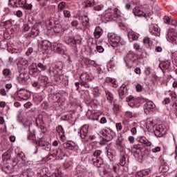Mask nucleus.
I'll list each match as a JSON object with an SVG mask.
<instances>
[{
    "label": "nucleus",
    "mask_w": 177,
    "mask_h": 177,
    "mask_svg": "<svg viewBox=\"0 0 177 177\" xmlns=\"http://www.w3.org/2000/svg\"><path fill=\"white\" fill-rule=\"evenodd\" d=\"M38 79L40 82L44 84V86L46 85V82H48V77L40 75Z\"/></svg>",
    "instance_id": "c85d7f7f"
},
{
    "label": "nucleus",
    "mask_w": 177,
    "mask_h": 177,
    "mask_svg": "<svg viewBox=\"0 0 177 177\" xmlns=\"http://www.w3.org/2000/svg\"><path fill=\"white\" fill-rule=\"evenodd\" d=\"M10 73L12 72L9 68H6L3 71V75H4V77H9V75H10Z\"/></svg>",
    "instance_id": "c9c22d12"
},
{
    "label": "nucleus",
    "mask_w": 177,
    "mask_h": 177,
    "mask_svg": "<svg viewBox=\"0 0 177 177\" xmlns=\"http://www.w3.org/2000/svg\"><path fill=\"white\" fill-rule=\"evenodd\" d=\"M175 31L176 30L174 28H169L167 32V39H168L169 38H171V37H175V35H176V32Z\"/></svg>",
    "instance_id": "393cba45"
},
{
    "label": "nucleus",
    "mask_w": 177,
    "mask_h": 177,
    "mask_svg": "<svg viewBox=\"0 0 177 177\" xmlns=\"http://www.w3.org/2000/svg\"><path fill=\"white\" fill-rule=\"evenodd\" d=\"M37 67L40 68L41 70V71H46V69L48 68V67L46 65H44V64H42L41 62H39L37 64Z\"/></svg>",
    "instance_id": "72a5a7b5"
},
{
    "label": "nucleus",
    "mask_w": 177,
    "mask_h": 177,
    "mask_svg": "<svg viewBox=\"0 0 177 177\" xmlns=\"http://www.w3.org/2000/svg\"><path fill=\"white\" fill-rule=\"evenodd\" d=\"M164 21L167 24H170V23H171V18H169V17L165 16L164 17Z\"/></svg>",
    "instance_id": "864d4df0"
},
{
    "label": "nucleus",
    "mask_w": 177,
    "mask_h": 177,
    "mask_svg": "<svg viewBox=\"0 0 177 177\" xmlns=\"http://www.w3.org/2000/svg\"><path fill=\"white\" fill-rule=\"evenodd\" d=\"M3 24L6 28H10V27H12V19L3 22Z\"/></svg>",
    "instance_id": "4c0bfd02"
},
{
    "label": "nucleus",
    "mask_w": 177,
    "mask_h": 177,
    "mask_svg": "<svg viewBox=\"0 0 177 177\" xmlns=\"http://www.w3.org/2000/svg\"><path fill=\"white\" fill-rule=\"evenodd\" d=\"M92 161L95 165V167H97V168H100L103 165V160L101 158H92Z\"/></svg>",
    "instance_id": "4468645a"
},
{
    "label": "nucleus",
    "mask_w": 177,
    "mask_h": 177,
    "mask_svg": "<svg viewBox=\"0 0 177 177\" xmlns=\"http://www.w3.org/2000/svg\"><path fill=\"white\" fill-rule=\"evenodd\" d=\"M115 136V132H114L111 129H109L106 132L105 139L108 140L110 142V141L113 140V139H114Z\"/></svg>",
    "instance_id": "dca6fc26"
},
{
    "label": "nucleus",
    "mask_w": 177,
    "mask_h": 177,
    "mask_svg": "<svg viewBox=\"0 0 177 177\" xmlns=\"http://www.w3.org/2000/svg\"><path fill=\"white\" fill-rule=\"evenodd\" d=\"M32 85L35 88H37L38 89H39L41 86H44V83L41 82L40 80L38 79L37 81L32 82Z\"/></svg>",
    "instance_id": "4be33fe9"
},
{
    "label": "nucleus",
    "mask_w": 177,
    "mask_h": 177,
    "mask_svg": "<svg viewBox=\"0 0 177 177\" xmlns=\"http://www.w3.org/2000/svg\"><path fill=\"white\" fill-rule=\"evenodd\" d=\"M109 142H110L109 140H108L106 138H103L100 142V145H101L102 146H104L106 145H107L109 143Z\"/></svg>",
    "instance_id": "37998d69"
},
{
    "label": "nucleus",
    "mask_w": 177,
    "mask_h": 177,
    "mask_svg": "<svg viewBox=\"0 0 177 177\" xmlns=\"http://www.w3.org/2000/svg\"><path fill=\"white\" fill-rule=\"evenodd\" d=\"M80 85H82V86H84L85 88H91V85H89V84L84 82H81Z\"/></svg>",
    "instance_id": "052dcab7"
},
{
    "label": "nucleus",
    "mask_w": 177,
    "mask_h": 177,
    "mask_svg": "<svg viewBox=\"0 0 177 177\" xmlns=\"http://www.w3.org/2000/svg\"><path fill=\"white\" fill-rule=\"evenodd\" d=\"M14 15L17 16V17H23V12H21V10L14 12Z\"/></svg>",
    "instance_id": "79ce46f5"
},
{
    "label": "nucleus",
    "mask_w": 177,
    "mask_h": 177,
    "mask_svg": "<svg viewBox=\"0 0 177 177\" xmlns=\"http://www.w3.org/2000/svg\"><path fill=\"white\" fill-rule=\"evenodd\" d=\"M127 102L129 103V106H130V107H133V106H135V103H136V99L130 95L129 97H127Z\"/></svg>",
    "instance_id": "f3484780"
},
{
    "label": "nucleus",
    "mask_w": 177,
    "mask_h": 177,
    "mask_svg": "<svg viewBox=\"0 0 177 177\" xmlns=\"http://www.w3.org/2000/svg\"><path fill=\"white\" fill-rule=\"evenodd\" d=\"M22 28L23 32H26V31H28V30H30V26L28 24H24Z\"/></svg>",
    "instance_id": "3c124183"
},
{
    "label": "nucleus",
    "mask_w": 177,
    "mask_h": 177,
    "mask_svg": "<svg viewBox=\"0 0 177 177\" xmlns=\"http://www.w3.org/2000/svg\"><path fill=\"white\" fill-rule=\"evenodd\" d=\"M119 96L120 99L122 100V99L125 98V96L127 95V85L122 84L120 88H119Z\"/></svg>",
    "instance_id": "1a4fd4ad"
},
{
    "label": "nucleus",
    "mask_w": 177,
    "mask_h": 177,
    "mask_svg": "<svg viewBox=\"0 0 177 177\" xmlns=\"http://www.w3.org/2000/svg\"><path fill=\"white\" fill-rule=\"evenodd\" d=\"M113 111H115V113H118V111H120V106H118V104H114Z\"/></svg>",
    "instance_id": "5fc2aeb1"
},
{
    "label": "nucleus",
    "mask_w": 177,
    "mask_h": 177,
    "mask_svg": "<svg viewBox=\"0 0 177 177\" xmlns=\"http://www.w3.org/2000/svg\"><path fill=\"white\" fill-rule=\"evenodd\" d=\"M0 94L1 95V96H6V95H7L6 90H5V88H1Z\"/></svg>",
    "instance_id": "4d7b16f0"
},
{
    "label": "nucleus",
    "mask_w": 177,
    "mask_h": 177,
    "mask_svg": "<svg viewBox=\"0 0 177 177\" xmlns=\"http://www.w3.org/2000/svg\"><path fill=\"white\" fill-rule=\"evenodd\" d=\"M106 82H111V84H113V85H117V82H115V80L111 77H106Z\"/></svg>",
    "instance_id": "ea45409f"
},
{
    "label": "nucleus",
    "mask_w": 177,
    "mask_h": 177,
    "mask_svg": "<svg viewBox=\"0 0 177 177\" xmlns=\"http://www.w3.org/2000/svg\"><path fill=\"white\" fill-rule=\"evenodd\" d=\"M54 50L60 53V55L64 54V49L63 48V45L55 43L54 44Z\"/></svg>",
    "instance_id": "2eb2a0df"
},
{
    "label": "nucleus",
    "mask_w": 177,
    "mask_h": 177,
    "mask_svg": "<svg viewBox=\"0 0 177 177\" xmlns=\"http://www.w3.org/2000/svg\"><path fill=\"white\" fill-rule=\"evenodd\" d=\"M116 129L117 131H121V129H122V125H121V123L116 124Z\"/></svg>",
    "instance_id": "0e129e2a"
},
{
    "label": "nucleus",
    "mask_w": 177,
    "mask_h": 177,
    "mask_svg": "<svg viewBox=\"0 0 177 177\" xmlns=\"http://www.w3.org/2000/svg\"><path fill=\"white\" fill-rule=\"evenodd\" d=\"M122 140H124V139L122 138V136H120V137H118L116 142L117 146L120 149H122L124 147V145H122Z\"/></svg>",
    "instance_id": "cd10ccee"
},
{
    "label": "nucleus",
    "mask_w": 177,
    "mask_h": 177,
    "mask_svg": "<svg viewBox=\"0 0 177 177\" xmlns=\"http://www.w3.org/2000/svg\"><path fill=\"white\" fill-rule=\"evenodd\" d=\"M131 151H132L134 157H139V154H140V151H142V150H140V149H131Z\"/></svg>",
    "instance_id": "f704fd0d"
},
{
    "label": "nucleus",
    "mask_w": 177,
    "mask_h": 177,
    "mask_svg": "<svg viewBox=\"0 0 177 177\" xmlns=\"http://www.w3.org/2000/svg\"><path fill=\"white\" fill-rule=\"evenodd\" d=\"M133 13L135 16H138V17H140V16H143V11H142L139 8H136L133 10Z\"/></svg>",
    "instance_id": "b1692460"
},
{
    "label": "nucleus",
    "mask_w": 177,
    "mask_h": 177,
    "mask_svg": "<svg viewBox=\"0 0 177 177\" xmlns=\"http://www.w3.org/2000/svg\"><path fill=\"white\" fill-rule=\"evenodd\" d=\"M128 38L129 42H133V41H138V39L139 37H138V35L135 32L129 31L128 33Z\"/></svg>",
    "instance_id": "ddd939ff"
},
{
    "label": "nucleus",
    "mask_w": 177,
    "mask_h": 177,
    "mask_svg": "<svg viewBox=\"0 0 177 177\" xmlns=\"http://www.w3.org/2000/svg\"><path fill=\"white\" fill-rule=\"evenodd\" d=\"M29 73L32 77H37L41 74V71L37 66V63L32 64V66L30 67Z\"/></svg>",
    "instance_id": "6e6552de"
},
{
    "label": "nucleus",
    "mask_w": 177,
    "mask_h": 177,
    "mask_svg": "<svg viewBox=\"0 0 177 177\" xmlns=\"http://www.w3.org/2000/svg\"><path fill=\"white\" fill-rule=\"evenodd\" d=\"M149 31L151 34L155 37H158V35H160V28H158V26L151 25Z\"/></svg>",
    "instance_id": "9b49d317"
},
{
    "label": "nucleus",
    "mask_w": 177,
    "mask_h": 177,
    "mask_svg": "<svg viewBox=\"0 0 177 177\" xmlns=\"http://www.w3.org/2000/svg\"><path fill=\"white\" fill-rule=\"evenodd\" d=\"M65 6H66V3L62 1V2L59 3L58 9H59L60 10H63L64 9Z\"/></svg>",
    "instance_id": "c03bdc74"
},
{
    "label": "nucleus",
    "mask_w": 177,
    "mask_h": 177,
    "mask_svg": "<svg viewBox=\"0 0 177 177\" xmlns=\"http://www.w3.org/2000/svg\"><path fill=\"white\" fill-rule=\"evenodd\" d=\"M152 153H158L159 151H161V147H156L151 150Z\"/></svg>",
    "instance_id": "603ef678"
},
{
    "label": "nucleus",
    "mask_w": 177,
    "mask_h": 177,
    "mask_svg": "<svg viewBox=\"0 0 177 177\" xmlns=\"http://www.w3.org/2000/svg\"><path fill=\"white\" fill-rule=\"evenodd\" d=\"M131 149L143 150V147H140V145H135Z\"/></svg>",
    "instance_id": "09e8293b"
},
{
    "label": "nucleus",
    "mask_w": 177,
    "mask_h": 177,
    "mask_svg": "<svg viewBox=\"0 0 177 177\" xmlns=\"http://www.w3.org/2000/svg\"><path fill=\"white\" fill-rule=\"evenodd\" d=\"M170 66H171V62L169 61L162 62L160 64V66L162 67V68H163L162 69V71H164V70H168Z\"/></svg>",
    "instance_id": "5701e85b"
},
{
    "label": "nucleus",
    "mask_w": 177,
    "mask_h": 177,
    "mask_svg": "<svg viewBox=\"0 0 177 177\" xmlns=\"http://www.w3.org/2000/svg\"><path fill=\"white\" fill-rule=\"evenodd\" d=\"M136 177H143V174L142 173V171H138L136 174Z\"/></svg>",
    "instance_id": "774afa93"
},
{
    "label": "nucleus",
    "mask_w": 177,
    "mask_h": 177,
    "mask_svg": "<svg viewBox=\"0 0 177 177\" xmlns=\"http://www.w3.org/2000/svg\"><path fill=\"white\" fill-rule=\"evenodd\" d=\"M127 163V158H125V156L122 155V157L120 158V165L122 167H124L125 164Z\"/></svg>",
    "instance_id": "e433bc0d"
},
{
    "label": "nucleus",
    "mask_w": 177,
    "mask_h": 177,
    "mask_svg": "<svg viewBox=\"0 0 177 177\" xmlns=\"http://www.w3.org/2000/svg\"><path fill=\"white\" fill-rule=\"evenodd\" d=\"M64 17L70 19V17H71V12H70V11H68L67 10H64Z\"/></svg>",
    "instance_id": "a19ab883"
},
{
    "label": "nucleus",
    "mask_w": 177,
    "mask_h": 177,
    "mask_svg": "<svg viewBox=\"0 0 177 177\" xmlns=\"http://www.w3.org/2000/svg\"><path fill=\"white\" fill-rule=\"evenodd\" d=\"M93 35L95 39H99L102 35H103V29L100 26H97L95 28Z\"/></svg>",
    "instance_id": "9d476101"
},
{
    "label": "nucleus",
    "mask_w": 177,
    "mask_h": 177,
    "mask_svg": "<svg viewBox=\"0 0 177 177\" xmlns=\"http://www.w3.org/2000/svg\"><path fill=\"white\" fill-rule=\"evenodd\" d=\"M100 154H102V151H100V150L95 151L93 153V156H91V160H92V158H100V157H99L100 156Z\"/></svg>",
    "instance_id": "2f4dec72"
},
{
    "label": "nucleus",
    "mask_w": 177,
    "mask_h": 177,
    "mask_svg": "<svg viewBox=\"0 0 177 177\" xmlns=\"http://www.w3.org/2000/svg\"><path fill=\"white\" fill-rule=\"evenodd\" d=\"M156 109V104H153L151 101H148L145 105H144V111L146 114H149V113H151Z\"/></svg>",
    "instance_id": "0eeeda50"
},
{
    "label": "nucleus",
    "mask_w": 177,
    "mask_h": 177,
    "mask_svg": "<svg viewBox=\"0 0 177 177\" xmlns=\"http://www.w3.org/2000/svg\"><path fill=\"white\" fill-rule=\"evenodd\" d=\"M65 42L67 44V45H70L73 49H77V44H81V40L77 39L75 40V39L70 37V36H66L65 37Z\"/></svg>",
    "instance_id": "39448f33"
},
{
    "label": "nucleus",
    "mask_w": 177,
    "mask_h": 177,
    "mask_svg": "<svg viewBox=\"0 0 177 177\" xmlns=\"http://www.w3.org/2000/svg\"><path fill=\"white\" fill-rule=\"evenodd\" d=\"M29 80L30 75H28V73L26 72L20 73L19 77H17V81L19 84H21V85H24V84H26Z\"/></svg>",
    "instance_id": "423d86ee"
},
{
    "label": "nucleus",
    "mask_w": 177,
    "mask_h": 177,
    "mask_svg": "<svg viewBox=\"0 0 177 177\" xmlns=\"http://www.w3.org/2000/svg\"><path fill=\"white\" fill-rule=\"evenodd\" d=\"M78 21H73L71 22V26L73 27H77L78 26Z\"/></svg>",
    "instance_id": "338daca9"
},
{
    "label": "nucleus",
    "mask_w": 177,
    "mask_h": 177,
    "mask_svg": "<svg viewBox=\"0 0 177 177\" xmlns=\"http://www.w3.org/2000/svg\"><path fill=\"white\" fill-rule=\"evenodd\" d=\"M136 59H138V55L132 51H129L128 54L124 57V60L127 66H131V64H133V62L135 60H136Z\"/></svg>",
    "instance_id": "7ed1b4c3"
},
{
    "label": "nucleus",
    "mask_w": 177,
    "mask_h": 177,
    "mask_svg": "<svg viewBox=\"0 0 177 177\" xmlns=\"http://www.w3.org/2000/svg\"><path fill=\"white\" fill-rule=\"evenodd\" d=\"M96 49L99 53H103L104 52V48L102 46H97Z\"/></svg>",
    "instance_id": "8fccbe9b"
},
{
    "label": "nucleus",
    "mask_w": 177,
    "mask_h": 177,
    "mask_svg": "<svg viewBox=\"0 0 177 177\" xmlns=\"http://www.w3.org/2000/svg\"><path fill=\"white\" fill-rule=\"evenodd\" d=\"M18 157H19V158H21L22 161H26V156L24 155V153H21L18 155Z\"/></svg>",
    "instance_id": "680f3d73"
},
{
    "label": "nucleus",
    "mask_w": 177,
    "mask_h": 177,
    "mask_svg": "<svg viewBox=\"0 0 177 177\" xmlns=\"http://www.w3.org/2000/svg\"><path fill=\"white\" fill-rule=\"evenodd\" d=\"M80 136L82 139H85L88 136V126H83L80 131Z\"/></svg>",
    "instance_id": "f8f14e48"
},
{
    "label": "nucleus",
    "mask_w": 177,
    "mask_h": 177,
    "mask_svg": "<svg viewBox=\"0 0 177 177\" xmlns=\"http://www.w3.org/2000/svg\"><path fill=\"white\" fill-rule=\"evenodd\" d=\"M9 3L13 8H24L28 10L32 8V5L27 3L26 0H10Z\"/></svg>",
    "instance_id": "f257e3e1"
},
{
    "label": "nucleus",
    "mask_w": 177,
    "mask_h": 177,
    "mask_svg": "<svg viewBox=\"0 0 177 177\" xmlns=\"http://www.w3.org/2000/svg\"><path fill=\"white\" fill-rule=\"evenodd\" d=\"M168 41H171L174 45H176L177 44V37L176 35L175 36H173L169 39H167Z\"/></svg>",
    "instance_id": "58836bf2"
},
{
    "label": "nucleus",
    "mask_w": 177,
    "mask_h": 177,
    "mask_svg": "<svg viewBox=\"0 0 177 177\" xmlns=\"http://www.w3.org/2000/svg\"><path fill=\"white\" fill-rule=\"evenodd\" d=\"M107 37L110 45H111L114 48H115V46H118V44H120V41H121V37L115 35V33L109 32Z\"/></svg>",
    "instance_id": "f03ea898"
},
{
    "label": "nucleus",
    "mask_w": 177,
    "mask_h": 177,
    "mask_svg": "<svg viewBox=\"0 0 177 177\" xmlns=\"http://www.w3.org/2000/svg\"><path fill=\"white\" fill-rule=\"evenodd\" d=\"M28 140H35V133H31L28 136Z\"/></svg>",
    "instance_id": "a18cd8bd"
},
{
    "label": "nucleus",
    "mask_w": 177,
    "mask_h": 177,
    "mask_svg": "<svg viewBox=\"0 0 177 177\" xmlns=\"http://www.w3.org/2000/svg\"><path fill=\"white\" fill-rule=\"evenodd\" d=\"M167 133V127L164 124H159L154 131V135L156 138H162Z\"/></svg>",
    "instance_id": "20e7f679"
},
{
    "label": "nucleus",
    "mask_w": 177,
    "mask_h": 177,
    "mask_svg": "<svg viewBox=\"0 0 177 177\" xmlns=\"http://www.w3.org/2000/svg\"><path fill=\"white\" fill-rule=\"evenodd\" d=\"M136 89L137 92H142L143 87L142 86V84H138L136 86Z\"/></svg>",
    "instance_id": "de8ad7c7"
},
{
    "label": "nucleus",
    "mask_w": 177,
    "mask_h": 177,
    "mask_svg": "<svg viewBox=\"0 0 177 177\" xmlns=\"http://www.w3.org/2000/svg\"><path fill=\"white\" fill-rule=\"evenodd\" d=\"M138 142H140V143H142L143 145H146V146L148 147L151 145V142L149 141V140H147V138H146L145 136L140 138Z\"/></svg>",
    "instance_id": "a211bd4d"
},
{
    "label": "nucleus",
    "mask_w": 177,
    "mask_h": 177,
    "mask_svg": "<svg viewBox=\"0 0 177 177\" xmlns=\"http://www.w3.org/2000/svg\"><path fill=\"white\" fill-rule=\"evenodd\" d=\"M39 146H40V147H46V149H49V147H50V144L48 141L41 140L39 142Z\"/></svg>",
    "instance_id": "aec40b11"
},
{
    "label": "nucleus",
    "mask_w": 177,
    "mask_h": 177,
    "mask_svg": "<svg viewBox=\"0 0 177 177\" xmlns=\"http://www.w3.org/2000/svg\"><path fill=\"white\" fill-rule=\"evenodd\" d=\"M150 154V151L149 149L144 150V155H142V157H149V155Z\"/></svg>",
    "instance_id": "13d9d810"
},
{
    "label": "nucleus",
    "mask_w": 177,
    "mask_h": 177,
    "mask_svg": "<svg viewBox=\"0 0 177 177\" xmlns=\"http://www.w3.org/2000/svg\"><path fill=\"white\" fill-rule=\"evenodd\" d=\"M100 90H99V88L95 87L93 88V95L95 97H99L100 96Z\"/></svg>",
    "instance_id": "7c9ffc66"
},
{
    "label": "nucleus",
    "mask_w": 177,
    "mask_h": 177,
    "mask_svg": "<svg viewBox=\"0 0 177 177\" xmlns=\"http://www.w3.org/2000/svg\"><path fill=\"white\" fill-rule=\"evenodd\" d=\"M94 9H95V10H97V11H100V10H102V9H103V5H101V6H95V7H94Z\"/></svg>",
    "instance_id": "bf43d9fd"
},
{
    "label": "nucleus",
    "mask_w": 177,
    "mask_h": 177,
    "mask_svg": "<svg viewBox=\"0 0 177 177\" xmlns=\"http://www.w3.org/2000/svg\"><path fill=\"white\" fill-rule=\"evenodd\" d=\"M171 102V100L169 98H165L163 101H162V104H169V103Z\"/></svg>",
    "instance_id": "e2e57ef3"
},
{
    "label": "nucleus",
    "mask_w": 177,
    "mask_h": 177,
    "mask_svg": "<svg viewBox=\"0 0 177 177\" xmlns=\"http://www.w3.org/2000/svg\"><path fill=\"white\" fill-rule=\"evenodd\" d=\"M32 52H34V48H29L28 49V50L26 51V55H27V56H30V55L32 53Z\"/></svg>",
    "instance_id": "6e6d98bb"
},
{
    "label": "nucleus",
    "mask_w": 177,
    "mask_h": 177,
    "mask_svg": "<svg viewBox=\"0 0 177 177\" xmlns=\"http://www.w3.org/2000/svg\"><path fill=\"white\" fill-rule=\"evenodd\" d=\"M32 35L37 37L39 34V29L37 26H34L31 30Z\"/></svg>",
    "instance_id": "c756f323"
},
{
    "label": "nucleus",
    "mask_w": 177,
    "mask_h": 177,
    "mask_svg": "<svg viewBox=\"0 0 177 177\" xmlns=\"http://www.w3.org/2000/svg\"><path fill=\"white\" fill-rule=\"evenodd\" d=\"M95 5V0H87L84 2V8H91Z\"/></svg>",
    "instance_id": "bb28decb"
},
{
    "label": "nucleus",
    "mask_w": 177,
    "mask_h": 177,
    "mask_svg": "<svg viewBox=\"0 0 177 177\" xmlns=\"http://www.w3.org/2000/svg\"><path fill=\"white\" fill-rule=\"evenodd\" d=\"M106 98L108 100H109V103H111L113 102L114 97H113V94L109 91H106Z\"/></svg>",
    "instance_id": "473e14b6"
},
{
    "label": "nucleus",
    "mask_w": 177,
    "mask_h": 177,
    "mask_svg": "<svg viewBox=\"0 0 177 177\" xmlns=\"http://www.w3.org/2000/svg\"><path fill=\"white\" fill-rule=\"evenodd\" d=\"M142 43L144 45H149V44H150V38L145 37L142 40Z\"/></svg>",
    "instance_id": "49530a36"
},
{
    "label": "nucleus",
    "mask_w": 177,
    "mask_h": 177,
    "mask_svg": "<svg viewBox=\"0 0 177 177\" xmlns=\"http://www.w3.org/2000/svg\"><path fill=\"white\" fill-rule=\"evenodd\" d=\"M100 124H106L107 123V119L104 117L102 118L100 120Z\"/></svg>",
    "instance_id": "69168bd1"
},
{
    "label": "nucleus",
    "mask_w": 177,
    "mask_h": 177,
    "mask_svg": "<svg viewBox=\"0 0 177 177\" xmlns=\"http://www.w3.org/2000/svg\"><path fill=\"white\" fill-rule=\"evenodd\" d=\"M57 131L58 133H59L61 138L64 139V129H63V127H62V125L58 126Z\"/></svg>",
    "instance_id": "a878e982"
},
{
    "label": "nucleus",
    "mask_w": 177,
    "mask_h": 177,
    "mask_svg": "<svg viewBox=\"0 0 177 177\" xmlns=\"http://www.w3.org/2000/svg\"><path fill=\"white\" fill-rule=\"evenodd\" d=\"M125 115L128 118H136V117H138V113L135 111H127L125 112Z\"/></svg>",
    "instance_id": "6ab92c4d"
},
{
    "label": "nucleus",
    "mask_w": 177,
    "mask_h": 177,
    "mask_svg": "<svg viewBox=\"0 0 177 177\" xmlns=\"http://www.w3.org/2000/svg\"><path fill=\"white\" fill-rule=\"evenodd\" d=\"M82 24L84 27H89V18L88 16L84 15L82 17Z\"/></svg>",
    "instance_id": "412c9836"
}]
</instances>
